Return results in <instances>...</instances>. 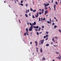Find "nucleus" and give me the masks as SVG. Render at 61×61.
Here are the masks:
<instances>
[{
	"label": "nucleus",
	"mask_w": 61,
	"mask_h": 61,
	"mask_svg": "<svg viewBox=\"0 0 61 61\" xmlns=\"http://www.w3.org/2000/svg\"><path fill=\"white\" fill-rule=\"evenodd\" d=\"M30 25L31 26L29 30V31H32V29H33V25H32V24L31 23H30Z\"/></svg>",
	"instance_id": "1"
},
{
	"label": "nucleus",
	"mask_w": 61,
	"mask_h": 61,
	"mask_svg": "<svg viewBox=\"0 0 61 61\" xmlns=\"http://www.w3.org/2000/svg\"><path fill=\"white\" fill-rule=\"evenodd\" d=\"M44 5H45V6H47L48 5H49V4H46L45 3V4H44Z\"/></svg>",
	"instance_id": "2"
},
{
	"label": "nucleus",
	"mask_w": 61,
	"mask_h": 61,
	"mask_svg": "<svg viewBox=\"0 0 61 61\" xmlns=\"http://www.w3.org/2000/svg\"><path fill=\"white\" fill-rule=\"evenodd\" d=\"M33 27L34 28H37V29L38 28H39V27L38 26H33Z\"/></svg>",
	"instance_id": "3"
},
{
	"label": "nucleus",
	"mask_w": 61,
	"mask_h": 61,
	"mask_svg": "<svg viewBox=\"0 0 61 61\" xmlns=\"http://www.w3.org/2000/svg\"><path fill=\"white\" fill-rule=\"evenodd\" d=\"M48 13V11L46 10L45 11V15H46Z\"/></svg>",
	"instance_id": "4"
},
{
	"label": "nucleus",
	"mask_w": 61,
	"mask_h": 61,
	"mask_svg": "<svg viewBox=\"0 0 61 61\" xmlns=\"http://www.w3.org/2000/svg\"><path fill=\"white\" fill-rule=\"evenodd\" d=\"M56 5H54V10H55V11L56 10Z\"/></svg>",
	"instance_id": "5"
},
{
	"label": "nucleus",
	"mask_w": 61,
	"mask_h": 61,
	"mask_svg": "<svg viewBox=\"0 0 61 61\" xmlns=\"http://www.w3.org/2000/svg\"><path fill=\"white\" fill-rule=\"evenodd\" d=\"M44 12V9H42V10L41 13L43 14Z\"/></svg>",
	"instance_id": "6"
},
{
	"label": "nucleus",
	"mask_w": 61,
	"mask_h": 61,
	"mask_svg": "<svg viewBox=\"0 0 61 61\" xmlns=\"http://www.w3.org/2000/svg\"><path fill=\"white\" fill-rule=\"evenodd\" d=\"M41 41V44H43V43H44V40H42Z\"/></svg>",
	"instance_id": "7"
},
{
	"label": "nucleus",
	"mask_w": 61,
	"mask_h": 61,
	"mask_svg": "<svg viewBox=\"0 0 61 61\" xmlns=\"http://www.w3.org/2000/svg\"><path fill=\"white\" fill-rule=\"evenodd\" d=\"M39 15V13L38 12L37 14V15H36V17H38V15Z\"/></svg>",
	"instance_id": "8"
},
{
	"label": "nucleus",
	"mask_w": 61,
	"mask_h": 61,
	"mask_svg": "<svg viewBox=\"0 0 61 61\" xmlns=\"http://www.w3.org/2000/svg\"><path fill=\"white\" fill-rule=\"evenodd\" d=\"M32 25H36V22H34V23H33L32 24Z\"/></svg>",
	"instance_id": "9"
},
{
	"label": "nucleus",
	"mask_w": 61,
	"mask_h": 61,
	"mask_svg": "<svg viewBox=\"0 0 61 61\" xmlns=\"http://www.w3.org/2000/svg\"><path fill=\"white\" fill-rule=\"evenodd\" d=\"M35 43H36V46H37V45H38V43H37V42L36 41H35Z\"/></svg>",
	"instance_id": "10"
},
{
	"label": "nucleus",
	"mask_w": 61,
	"mask_h": 61,
	"mask_svg": "<svg viewBox=\"0 0 61 61\" xmlns=\"http://www.w3.org/2000/svg\"><path fill=\"white\" fill-rule=\"evenodd\" d=\"M40 51L41 53H42V48H41Z\"/></svg>",
	"instance_id": "11"
},
{
	"label": "nucleus",
	"mask_w": 61,
	"mask_h": 61,
	"mask_svg": "<svg viewBox=\"0 0 61 61\" xmlns=\"http://www.w3.org/2000/svg\"><path fill=\"white\" fill-rule=\"evenodd\" d=\"M55 52L56 54L57 55H58V54H59V52L58 51H56V52Z\"/></svg>",
	"instance_id": "12"
},
{
	"label": "nucleus",
	"mask_w": 61,
	"mask_h": 61,
	"mask_svg": "<svg viewBox=\"0 0 61 61\" xmlns=\"http://www.w3.org/2000/svg\"><path fill=\"white\" fill-rule=\"evenodd\" d=\"M57 27V26H56V25H55L54 26V29H56V28Z\"/></svg>",
	"instance_id": "13"
},
{
	"label": "nucleus",
	"mask_w": 61,
	"mask_h": 61,
	"mask_svg": "<svg viewBox=\"0 0 61 61\" xmlns=\"http://www.w3.org/2000/svg\"><path fill=\"white\" fill-rule=\"evenodd\" d=\"M47 23L48 24H51V22L50 21L49 22V21H47Z\"/></svg>",
	"instance_id": "14"
},
{
	"label": "nucleus",
	"mask_w": 61,
	"mask_h": 61,
	"mask_svg": "<svg viewBox=\"0 0 61 61\" xmlns=\"http://www.w3.org/2000/svg\"><path fill=\"white\" fill-rule=\"evenodd\" d=\"M44 7L45 8V9H46V10H47V7L44 6Z\"/></svg>",
	"instance_id": "15"
},
{
	"label": "nucleus",
	"mask_w": 61,
	"mask_h": 61,
	"mask_svg": "<svg viewBox=\"0 0 61 61\" xmlns=\"http://www.w3.org/2000/svg\"><path fill=\"white\" fill-rule=\"evenodd\" d=\"M52 40L54 42H55V40H54V39L52 38Z\"/></svg>",
	"instance_id": "16"
},
{
	"label": "nucleus",
	"mask_w": 61,
	"mask_h": 61,
	"mask_svg": "<svg viewBox=\"0 0 61 61\" xmlns=\"http://www.w3.org/2000/svg\"><path fill=\"white\" fill-rule=\"evenodd\" d=\"M42 60H46V59H45V58L44 57H43V58L42 59Z\"/></svg>",
	"instance_id": "17"
},
{
	"label": "nucleus",
	"mask_w": 61,
	"mask_h": 61,
	"mask_svg": "<svg viewBox=\"0 0 61 61\" xmlns=\"http://www.w3.org/2000/svg\"><path fill=\"white\" fill-rule=\"evenodd\" d=\"M26 30L27 31V33H28V29L27 28H26Z\"/></svg>",
	"instance_id": "18"
},
{
	"label": "nucleus",
	"mask_w": 61,
	"mask_h": 61,
	"mask_svg": "<svg viewBox=\"0 0 61 61\" xmlns=\"http://www.w3.org/2000/svg\"><path fill=\"white\" fill-rule=\"evenodd\" d=\"M33 10L32 9H31V8H30V11H33Z\"/></svg>",
	"instance_id": "19"
},
{
	"label": "nucleus",
	"mask_w": 61,
	"mask_h": 61,
	"mask_svg": "<svg viewBox=\"0 0 61 61\" xmlns=\"http://www.w3.org/2000/svg\"><path fill=\"white\" fill-rule=\"evenodd\" d=\"M27 5H28V4L27 3L25 5L26 6V7H27V6H28Z\"/></svg>",
	"instance_id": "20"
},
{
	"label": "nucleus",
	"mask_w": 61,
	"mask_h": 61,
	"mask_svg": "<svg viewBox=\"0 0 61 61\" xmlns=\"http://www.w3.org/2000/svg\"><path fill=\"white\" fill-rule=\"evenodd\" d=\"M56 5H58V3H57V2L56 1Z\"/></svg>",
	"instance_id": "21"
},
{
	"label": "nucleus",
	"mask_w": 61,
	"mask_h": 61,
	"mask_svg": "<svg viewBox=\"0 0 61 61\" xmlns=\"http://www.w3.org/2000/svg\"><path fill=\"white\" fill-rule=\"evenodd\" d=\"M25 16H26V17H28V15L26 14H25Z\"/></svg>",
	"instance_id": "22"
},
{
	"label": "nucleus",
	"mask_w": 61,
	"mask_h": 61,
	"mask_svg": "<svg viewBox=\"0 0 61 61\" xmlns=\"http://www.w3.org/2000/svg\"><path fill=\"white\" fill-rule=\"evenodd\" d=\"M46 46H49V44H47Z\"/></svg>",
	"instance_id": "23"
},
{
	"label": "nucleus",
	"mask_w": 61,
	"mask_h": 61,
	"mask_svg": "<svg viewBox=\"0 0 61 61\" xmlns=\"http://www.w3.org/2000/svg\"><path fill=\"white\" fill-rule=\"evenodd\" d=\"M36 11V10H33V12H35Z\"/></svg>",
	"instance_id": "24"
},
{
	"label": "nucleus",
	"mask_w": 61,
	"mask_h": 61,
	"mask_svg": "<svg viewBox=\"0 0 61 61\" xmlns=\"http://www.w3.org/2000/svg\"><path fill=\"white\" fill-rule=\"evenodd\" d=\"M36 34H37V35H39V33H38V32H36Z\"/></svg>",
	"instance_id": "25"
},
{
	"label": "nucleus",
	"mask_w": 61,
	"mask_h": 61,
	"mask_svg": "<svg viewBox=\"0 0 61 61\" xmlns=\"http://www.w3.org/2000/svg\"><path fill=\"white\" fill-rule=\"evenodd\" d=\"M55 38H56V39H58V38L56 36L55 37Z\"/></svg>",
	"instance_id": "26"
},
{
	"label": "nucleus",
	"mask_w": 61,
	"mask_h": 61,
	"mask_svg": "<svg viewBox=\"0 0 61 61\" xmlns=\"http://www.w3.org/2000/svg\"><path fill=\"white\" fill-rule=\"evenodd\" d=\"M35 30H36V32H37L38 31V30L37 29H35Z\"/></svg>",
	"instance_id": "27"
},
{
	"label": "nucleus",
	"mask_w": 61,
	"mask_h": 61,
	"mask_svg": "<svg viewBox=\"0 0 61 61\" xmlns=\"http://www.w3.org/2000/svg\"><path fill=\"white\" fill-rule=\"evenodd\" d=\"M42 28H44V26H42Z\"/></svg>",
	"instance_id": "28"
},
{
	"label": "nucleus",
	"mask_w": 61,
	"mask_h": 61,
	"mask_svg": "<svg viewBox=\"0 0 61 61\" xmlns=\"http://www.w3.org/2000/svg\"><path fill=\"white\" fill-rule=\"evenodd\" d=\"M32 18H35V17L34 16V15H33L32 16Z\"/></svg>",
	"instance_id": "29"
},
{
	"label": "nucleus",
	"mask_w": 61,
	"mask_h": 61,
	"mask_svg": "<svg viewBox=\"0 0 61 61\" xmlns=\"http://www.w3.org/2000/svg\"><path fill=\"white\" fill-rule=\"evenodd\" d=\"M41 21H43V18H41Z\"/></svg>",
	"instance_id": "30"
},
{
	"label": "nucleus",
	"mask_w": 61,
	"mask_h": 61,
	"mask_svg": "<svg viewBox=\"0 0 61 61\" xmlns=\"http://www.w3.org/2000/svg\"><path fill=\"white\" fill-rule=\"evenodd\" d=\"M23 3V0H21V3Z\"/></svg>",
	"instance_id": "31"
},
{
	"label": "nucleus",
	"mask_w": 61,
	"mask_h": 61,
	"mask_svg": "<svg viewBox=\"0 0 61 61\" xmlns=\"http://www.w3.org/2000/svg\"><path fill=\"white\" fill-rule=\"evenodd\" d=\"M48 33H49V32H47V31H46V34H48Z\"/></svg>",
	"instance_id": "32"
},
{
	"label": "nucleus",
	"mask_w": 61,
	"mask_h": 61,
	"mask_svg": "<svg viewBox=\"0 0 61 61\" xmlns=\"http://www.w3.org/2000/svg\"><path fill=\"white\" fill-rule=\"evenodd\" d=\"M24 36H26V33H24Z\"/></svg>",
	"instance_id": "33"
},
{
	"label": "nucleus",
	"mask_w": 61,
	"mask_h": 61,
	"mask_svg": "<svg viewBox=\"0 0 61 61\" xmlns=\"http://www.w3.org/2000/svg\"><path fill=\"white\" fill-rule=\"evenodd\" d=\"M49 8H50V10H51V9L50 6H49Z\"/></svg>",
	"instance_id": "34"
},
{
	"label": "nucleus",
	"mask_w": 61,
	"mask_h": 61,
	"mask_svg": "<svg viewBox=\"0 0 61 61\" xmlns=\"http://www.w3.org/2000/svg\"><path fill=\"white\" fill-rule=\"evenodd\" d=\"M52 25H55V23H52Z\"/></svg>",
	"instance_id": "35"
},
{
	"label": "nucleus",
	"mask_w": 61,
	"mask_h": 61,
	"mask_svg": "<svg viewBox=\"0 0 61 61\" xmlns=\"http://www.w3.org/2000/svg\"><path fill=\"white\" fill-rule=\"evenodd\" d=\"M48 40V38H47L45 40L46 41V40Z\"/></svg>",
	"instance_id": "36"
},
{
	"label": "nucleus",
	"mask_w": 61,
	"mask_h": 61,
	"mask_svg": "<svg viewBox=\"0 0 61 61\" xmlns=\"http://www.w3.org/2000/svg\"><path fill=\"white\" fill-rule=\"evenodd\" d=\"M50 22H51V18H50Z\"/></svg>",
	"instance_id": "37"
},
{
	"label": "nucleus",
	"mask_w": 61,
	"mask_h": 61,
	"mask_svg": "<svg viewBox=\"0 0 61 61\" xmlns=\"http://www.w3.org/2000/svg\"><path fill=\"white\" fill-rule=\"evenodd\" d=\"M43 20H46V19L45 18H43Z\"/></svg>",
	"instance_id": "38"
},
{
	"label": "nucleus",
	"mask_w": 61,
	"mask_h": 61,
	"mask_svg": "<svg viewBox=\"0 0 61 61\" xmlns=\"http://www.w3.org/2000/svg\"><path fill=\"white\" fill-rule=\"evenodd\" d=\"M48 36V35H46V37L47 38Z\"/></svg>",
	"instance_id": "39"
},
{
	"label": "nucleus",
	"mask_w": 61,
	"mask_h": 61,
	"mask_svg": "<svg viewBox=\"0 0 61 61\" xmlns=\"http://www.w3.org/2000/svg\"><path fill=\"white\" fill-rule=\"evenodd\" d=\"M39 21H41V20H40V18H39Z\"/></svg>",
	"instance_id": "40"
},
{
	"label": "nucleus",
	"mask_w": 61,
	"mask_h": 61,
	"mask_svg": "<svg viewBox=\"0 0 61 61\" xmlns=\"http://www.w3.org/2000/svg\"><path fill=\"white\" fill-rule=\"evenodd\" d=\"M21 6H23V4H21Z\"/></svg>",
	"instance_id": "41"
},
{
	"label": "nucleus",
	"mask_w": 61,
	"mask_h": 61,
	"mask_svg": "<svg viewBox=\"0 0 61 61\" xmlns=\"http://www.w3.org/2000/svg\"><path fill=\"white\" fill-rule=\"evenodd\" d=\"M58 59H60H60H61L60 58V57L59 56L58 57Z\"/></svg>",
	"instance_id": "42"
},
{
	"label": "nucleus",
	"mask_w": 61,
	"mask_h": 61,
	"mask_svg": "<svg viewBox=\"0 0 61 61\" xmlns=\"http://www.w3.org/2000/svg\"><path fill=\"white\" fill-rule=\"evenodd\" d=\"M39 15H41V12H40L39 13Z\"/></svg>",
	"instance_id": "43"
},
{
	"label": "nucleus",
	"mask_w": 61,
	"mask_h": 61,
	"mask_svg": "<svg viewBox=\"0 0 61 61\" xmlns=\"http://www.w3.org/2000/svg\"><path fill=\"white\" fill-rule=\"evenodd\" d=\"M51 21L52 22H54V20H51Z\"/></svg>",
	"instance_id": "44"
},
{
	"label": "nucleus",
	"mask_w": 61,
	"mask_h": 61,
	"mask_svg": "<svg viewBox=\"0 0 61 61\" xmlns=\"http://www.w3.org/2000/svg\"><path fill=\"white\" fill-rule=\"evenodd\" d=\"M27 12H28V11H27V10H26V13H27Z\"/></svg>",
	"instance_id": "45"
},
{
	"label": "nucleus",
	"mask_w": 61,
	"mask_h": 61,
	"mask_svg": "<svg viewBox=\"0 0 61 61\" xmlns=\"http://www.w3.org/2000/svg\"><path fill=\"white\" fill-rule=\"evenodd\" d=\"M51 45H53V42H51Z\"/></svg>",
	"instance_id": "46"
},
{
	"label": "nucleus",
	"mask_w": 61,
	"mask_h": 61,
	"mask_svg": "<svg viewBox=\"0 0 61 61\" xmlns=\"http://www.w3.org/2000/svg\"><path fill=\"white\" fill-rule=\"evenodd\" d=\"M20 20H19V23H21V22L20 21Z\"/></svg>",
	"instance_id": "47"
},
{
	"label": "nucleus",
	"mask_w": 61,
	"mask_h": 61,
	"mask_svg": "<svg viewBox=\"0 0 61 61\" xmlns=\"http://www.w3.org/2000/svg\"><path fill=\"white\" fill-rule=\"evenodd\" d=\"M44 38H46V37L45 36H44Z\"/></svg>",
	"instance_id": "48"
},
{
	"label": "nucleus",
	"mask_w": 61,
	"mask_h": 61,
	"mask_svg": "<svg viewBox=\"0 0 61 61\" xmlns=\"http://www.w3.org/2000/svg\"><path fill=\"white\" fill-rule=\"evenodd\" d=\"M29 15H30V16H31V14H30V13H29Z\"/></svg>",
	"instance_id": "49"
},
{
	"label": "nucleus",
	"mask_w": 61,
	"mask_h": 61,
	"mask_svg": "<svg viewBox=\"0 0 61 61\" xmlns=\"http://www.w3.org/2000/svg\"><path fill=\"white\" fill-rule=\"evenodd\" d=\"M54 19H55L56 20V17H54Z\"/></svg>",
	"instance_id": "50"
},
{
	"label": "nucleus",
	"mask_w": 61,
	"mask_h": 61,
	"mask_svg": "<svg viewBox=\"0 0 61 61\" xmlns=\"http://www.w3.org/2000/svg\"><path fill=\"white\" fill-rule=\"evenodd\" d=\"M30 44H32V42H30Z\"/></svg>",
	"instance_id": "51"
},
{
	"label": "nucleus",
	"mask_w": 61,
	"mask_h": 61,
	"mask_svg": "<svg viewBox=\"0 0 61 61\" xmlns=\"http://www.w3.org/2000/svg\"><path fill=\"white\" fill-rule=\"evenodd\" d=\"M15 3L16 4V1H15Z\"/></svg>",
	"instance_id": "52"
},
{
	"label": "nucleus",
	"mask_w": 61,
	"mask_h": 61,
	"mask_svg": "<svg viewBox=\"0 0 61 61\" xmlns=\"http://www.w3.org/2000/svg\"><path fill=\"white\" fill-rule=\"evenodd\" d=\"M26 32V33L27 34V35L28 36V34H27V32Z\"/></svg>",
	"instance_id": "53"
},
{
	"label": "nucleus",
	"mask_w": 61,
	"mask_h": 61,
	"mask_svg": "<svg viewBox=\"0 0 61 61\" xmlns=\"http://www.w3.org/2000/svg\"><path fill=\"white\" fill-rule=\"evenodd\" d=\"M39 29H40V30H41V28L40 27H39Z\"/></svg>",
	"instance_id": "54"
},
{
	"label": "nucleus",
	"mask_w": 61,
	"mask_h": 61,
	"mask_svg": "<svg viewBox=\"0 0 61 61\" xmlns=\"http://www.w3.org/2000/svg\"><path fill=\"white\" fill-rule=\"evenodd\" d=\"M39 10L40 11H41V9H39Z\"/></svg>",
	"instance_id": "55"
},
{
	"label": "nucleus",
	"mask_w": 61,
	"mask_h": 61,
	"mask_svg": "<svg viewBox=\"0 0 61 61\" xmlns=\"http://www.w3.org/2000/svg\"><path fill=\"white\" fill-rule=\"evenodd\" d=\"M53 0H52L51 3H53Z\"/></svg>",
	"instance_id": "56"
},
{
	"label": "nucleus",
	"mask_w": 61,
	"mask_h": 61,
	"mask_svg": "<svg viewBox=\"0 0 61 61\" xmlns=\"http://www.w3.org/2000/svg\"><path fill=\"white\" fill-rule=\"evenodd\" d=\"M16 1L17 2H18V0H16Z\"/></svg>",
	"instance_id": "57"
},
{
	"label": "nucleus",
	"mask_w": 61,
	"mask_h": 61,
	"mask_svg": "<svg viewBox=\"0 0 61 61\" xmlns=\"http://www.w3.org/2000/svg\"><path fill=\"white\" fill-rule=\"evenodd\" d=\"M42 33V32H40L39 33V34H41V33Z\"/></svg>",
	"instance_id": "58"
},
{
	"label": "nucleus",
	"mask_w": 61,
	"mask_h": 61,
	"mask_svg": "<svg viewBox=\"0 0 61 61\" xmlns=\"http://www.w3.org/2000/svg\"><path fill=\"white\" fill-rule=\"evenodd\" d=\"M28 12H29V10H28Z\"/></svg>",
	"instance_id": "59"
},
{
	"label": "nucleus",
	"mask_w": 61,
	"mask_h": 61,
	"mask_svg": "<svg viewBox=\"0 0 61 61\" xmlns=\"http://www.w3.org/2000/svg\"><path fill=\"white\" fill-rule=\"evenodd\" d=\"M52 61H55V60H54V59H53L52 60Z\"/></svg>",
	"instance_id": "60"
},
{
	"label": "nucleus",
	"mask_w": 61,
	"mask_h": 61,
	"mask_svg": "<svg viewBox=\"0 0 61 61\" xmlns=\"http://www.w3.org/2000/svg\"><path fill=\"white\" fill-rule=\"evenodd\" d=\"M27 24H28V25H29V23H27Z\"/></svg>",
	"instance_id": "61"
},
{
	"label": "nucleus",
	"mask_w": 61,
	"mask_h": 61,
	"mask_svg": "<svg viewBox=\"0 0 61 61\" xmlns=\"http://www.w3.org/2000/svg\"><path fill=\"white\" fill-rule=\"evenodd\" d=\"M36 50H38V48H36Z\"/></svg>",
	"instance_id": "62"
},
{
	"label": "nucleus",
	"mask_w": 61,
	"mask_h": 61,
	"mask_svg": "<svg viewBox=\"0 0 61 61\" xmlns=\"http://www.w3.org/2000/svg\"><path fill=\"white\" fill-rule=\"evenodd\" d=\"M38 31H40V29L38 30Z\"/></svg>",
	"instance_id": "63"
},
{
	"label": "nucleus",
	"mask_w": 61,
	"mask_h": 61,
	"mask_svg": "<svg viewBox=\"0 0 61 61\" xmlns=\"http://www.w3.org/2000/svg\"><path fill=\"white\" fill-rule=\"evenodd\" d=\"M54 46H56L55 45H54Z\"/></svg>",
	"instance_id": "64"
}]
</instances>
